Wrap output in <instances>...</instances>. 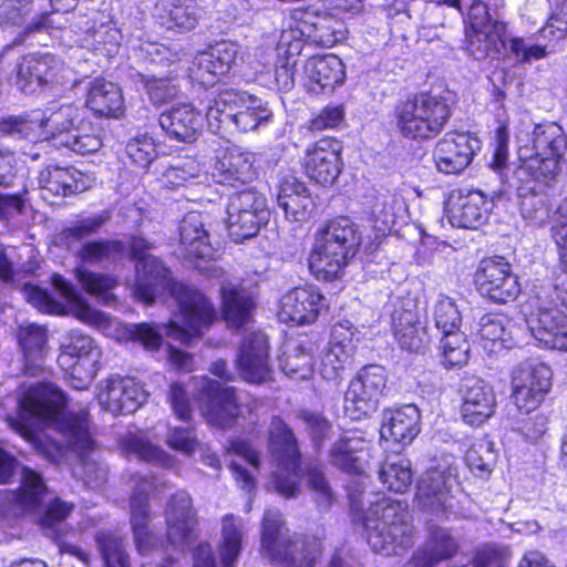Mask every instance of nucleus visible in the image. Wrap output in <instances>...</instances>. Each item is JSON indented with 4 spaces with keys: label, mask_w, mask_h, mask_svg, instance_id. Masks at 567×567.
Returning <instances> with one entry per match:
<instances>
[{
    "label": "nucleus",
    "mask_w": 567,
    "mask_h": 567,
    "mask_svg": "<svg viewBox=\"0 0 567 567\" xmlns=\"http://www.w3.org/2000/svg\"><path fill=\"white\" fill-rule=\"evenodd\" d=\"M461 392V415L466 424L480 426L494 414L496 396L486 381L476 377L466 378Z\"/></svg>",
    "instance_id": "c9c22d12"
},
{
    "label": "nucleus",
    "mask_w": 567,
    "mask_h": 567,
    "mask_svg": "<svg viewBox=\"0 0 567 567\" xmlns=\"http://www.w3.org/2000/svg\"><path fill=\"white\" fill-rule=\"evenodd\" d=\"M245 523L243 518L226 515L223 518V534L220 544V559L223 567H235L241 550Z\"/></svg>",
    "instance_id": "4d7b16f0"
},
{
    "label": "nucleus",
    "mask_w": 567,
    "mask_h": 567,
    "mask_svg": "<svg viewBox=\"0 0 567 567\" xmlns=\"http://www.w3.org/2000/svg\"><path fill=\"white\" fill-rule=\"evenodd\" d=\"M121 447L127 456H134L161 467L171 468L176 463L174 456L150 442V440L141 433H130L125 435L121 440Z\"/></svg>",
    "instance_id": "5fc2aeb1"
},
{
    "label": "nucleus",
    "mask_w": 567,
    "mask_h": 567,
    "mask_svg": "<svg viewBox=\"0 0 567 567\" xmlns=\"http://www.w3.org/2000/svg\"><path fill=\"white\" fill-rule=\"evenodd\" d=\"M405 213L406 206L400 195L379 194L371 208L374 237L369 241L358 234L359 228L350 218L341 216L329 220L316 234L308 258L311 274L318 280L338 278L359 246L369 252L375 250Z\"/></svg>",
    "instance_id": "7ed1b4c3"
},
{
    "label": "nucleus",
    "mask_w": 567,
    "mask_h": 567,
    "mask_svg": "<svg viewBox=\"0 0 567 567\" xmlns=\"http://www.w3.org/2000/svg\"><path fill=\"white\" fill-rule=\"evenodd\" d=\"M344 78V65L334 54L312 56L303 66V85L315 94L332 91Z\"/></svg>",
    "instance_id": "79ce46f5"
},
{
    "label": "nucleus",
    "mask_w": 567,
    "mask_h": 567,
    "mask_svg": "<svg viewBox=\"0 0 567 567\" xmlns=\"http://www.w3.org/2000/svg\"><path fill=\"white\" fill-rule=\"evenodd\" d=\"M17 340L23 354L24 372L37 375L44 370L48 331L43 326L27 323L19 327Z\"/></svg>",
    "instance_id": "a18cd8bd"
},
{
    "label": "nucleus",
    "mask_w": 567,
    "mask_h": 567,
    "mask_svg": "<svg viewBox=\"0 0 567 567\" xmlns=\"http://www.w3.org/2000/svg\"><path fill=\"white\" fill-rule=\"evenodd\" d=\"M269 217L266 197L255 190L245 189L233 195L227 205V226L235 241L254 237Z\"/></svg>",
    "instance_id": "412c9836"
},
{
    "label": "nucleus",
    "mask_w": 567,
    "mask_h": 567,
    "mask_svg": "<svg viewBox=\"0 0 567 567\" xmlns=\"http://www.w3.org/2000/svg\"><path fill=\"white\" fill-rule=\"evenodd\" d=\"M62 146L81 155L95 153L102 147L100 130L90 122L79 120L71 133L63 140Z\"/></svg>",
    "instance_id": "bf43d9fd"
},
{
    "label": "nucleus",
    "mask_w": 567,
    "mask_h": 567,
    "mask_svg": "<svg viewBox=\"0 0 567 567\" xmlns=\"http://www.w3.org/2000/svg\"><path fill=\"white\" fill-rule=\"evenodd\" d=\"M72 17L79 19L74 27L84 33L79 40L81 47L97 55L113 56L117 53L122 34L110 13L91 9L87 13L80 11Z\"/></svg>",
    "instance_id": "393cba45"
},
{
    "label": "nucleus",
    "mask_w": 567,
    "mask_h": 567,
    "mask_svg": "<svg viewBox=\"0 0 567 567\" xmlns=\"http://www.w3.org/2000/svg\"><path fill=\"white\" fill-rule=\"evenodd\" d=\"M238 54L239 44L236 42L221 41L210 45L194 58L189 76L204 86H212L231 70Z\"/></svg>",
    "instance_id": "2f4dec72"
},
{
    "label": "nucleus",
    "mask_w": 567,
    "mask_h": 567,
    "mask_svg": "<svg viewBox=\"0 0 567 567\" xmlns=\"http://www.w3.org/2000/svg\"><path fill=\"white\" fill-rule=\"evenodd\" d=\"M433 319L442 334L440 350L443 364L446 368H461L466 364L470 346L465 334L460 330L462 317L455 301L440 293L433 305Z\"/></svg>",
    "instance_id": "f3484780"
},
{
    "label": "nucleus",
    "mask_w": 567,
    "mask_h": 567,
    "mask_svg": "<svg viewBox=\"0 0 567 567\" xmlns=\"http://www.w3.org/2000/svg\"><path fill=\"white\" fill-rule=\"evenodd\" d=\"M480 148V140L472 134L447 132L435 146V166L443 174H460L470 165Z\"/></svg>",
    "instance_id": "c756f323"
},
{
    "label": "nucleus",
    "mask_w": 567,
    "mask_h": 567,
    "mask_svg": "<svg viewBox=\"0 0 567 567\" xmlns=\"http://www.w3.org/2000/svg\"><path fill=\"white\" fill-rule=\"evenodd\" d=\"M495 461L493 445L487 440H478L472 444L465 454L468 468L476 476H485L491 473Z\"/></svg>",
    "instance_id": "0e129e2a"
},
{
    "label": "nucleus",
    "mask_w": 567,
    "mask_h": 567,
    "mask_svg": "<svg viewBox=\"0 0 567 567\" xmlns=\"http://www.w3.org/2000/svg\"><path fill=\"white\" fill-rule=\"evenodd\" d=\"M451 114L446 97L420 93L398 106V127L408 138L431 140L443 131Z\"/></svg>",
    "instance_id": "f8f14e48"
},
{
    "label": "nucleus",
    "mask_w": 567,
    "mask_h": 567,
    "mask_svg": "<svg viewBox=\"0 0 567 567\" xmlns=\"http://www.w3.org/2000/svg\"><path fill=\"white\" fill-rule=\"evenodd\" d=\"M192 386L196 391L202 414L208 423L218 427H228L240 415L234 388L221 386L207 377L195 378Z\"/></svg>",
    "instance_id": "4be33fe9"
},
{
    "label": "nucleus",
    "mask_w": 567,
    "mask_h": 567,
    "mask_svg": "<svg viewBox=\"0 0 567 567\" xmlns=\"http://www.w3.org/2000/svg\"><path fill=\"white\" fill-rule=\"evenodd\" d=\"M125 246L118 240H93L82 244L75 256L80 265L74 274L82 287L92 295L107 296L116 285V279L109 275L95 274L86 270L84 266H104L123 258Z\"/></svg>",
    "instance_id": "dca6fc26"
},
{
    "label": "nucleus",
    "mask_w": 567,
    "mask_h": 567,
    "mask_svg": "<svg viewBox=\"0 0 567 567\" xmlns=\"http://www.w3.org/2000/svg\"><path fill=\"white\" fill-rule=\"evenodd\" d=\"M268 450L276 467L270 484L285 497L296 496L301 477L300 453L292 431L278 416L270 422Z\"/></svg>",
    "instance_id": "4468645a"
},
{
    "label": "nucleus",
    "mask_w": 567,
    "mask_h": 567,
    "mask_svg": "<svg viewBox=\"0 0 567 567\" xmlns=\"http://www.w3.org/2000/svg\"><path fill=\"white\" fill-rule=\"evenodd\" d=\"M274 113L268 102L246 91L225 90L207 107L206 121L212 132L220 133L234 126L250 132L271 123Z\"/></svg>",
    "instance_id": "6e6552de"
},
{
    "label": "nucleus",
    "mask_w": 567,
    "mask_h": 567,
    "mask_svg": "<svg viewBox=\"0 0 567 567\" xmlns=\"http://www.w3.org/2000/svg\"><path fill=\"white\" fill-rule=\"evenodd\" d=\"M370 458V442L357 432L349 431L338 440L331 451V463L348 474L359 475L358 487L348 485V494L353 512H360L363 506L365 470Z\"/></svg>",
    "instance_id": "6ab92c4d"
},
{
    "label": "nucleus",
    "mask_w": 567,
    "mask_h": 567,
    "mask_svg": "<svg viewBox=\"0 0 567 567\" xmlns=\"http://www.w3.org/2000/svg\"><path fill=\"white\" fill-rule=\"evenodd\" d=\"M158 489V481L154 477L136 476L135 488L131 497V526L135 547L140 555L146 556L158 547V539L150 530L148 495Z\"/></svg>",
    "instance_id": "bb28decb"
},
{
    "label": "nucleus",
    "mask_w": 567,
    "mask_h": 567,
    "mask_svg": "<svg viewBox=\"0 0 567 567\" xmlns=\"http://www.w3.org/2000/svg\"><path fill=\"white\" fill-rule=\"evenodd\" d=\"M457 548V542L449 530L434 525L430 526L429 539L424 548L416 551L404 567H435L455 555Z\"/></svg>",
    "instance_id": "de8ad7c7"
},
{
    "label": "nucleus",
    "mask_w": 567,
    "mask_h": 567,
    "mask_svg": "<svg viewBox=\"0 0 567 567\" xmlns=\"http://www.w3.org/2000/svg\"><path fill=\"white\" fill-rule=\"evenodd\" d=\"M511 321L502 315H484L477 324V334L481 338L482 347L491 352L498 353L503 349L512 348L513 338Z\"/></svg>",
    "instance_id": "603ef678"
},
{
    "label": "nucleus",
    "mask_w": 567,
    "mask_h": 567,
    "mask_svg": "<svg viewBox=\"0 0 567 567\" xmlns=\"http://www.w3.org/2000/svg\"><path fill=\"white\" fill-rule=\"evenodd\" d=\"M165 517L167 524V542L176 548L184 550L196 539L195 514L192 498L185 491H177L169 499Z\"/></svg>",
    "instance_id": "72a5a7b5"
},
{
    "label": "nucleus",
    "mask_w": 567,
    "mask_h": 567,
    "mask_svg": "<svg viewBox=\"0 0 567 567\" xmlns=\"http://www.w3.org/2000/svg\"><path fill=\"white\" fill-rule=\"evenodd\" d=\"M357 333L358 330L351 321L341 320L337 322L332 327L330 341L326 350L336 353L343 360L351 361L359 340Z\"/></svg>",
    "instance_id": "052dcab7"
},
{
    "label": "nucleus",
    "mask_w": 567,
    "mask_h": 567,
    "mask_svg": "<svg viewBox=\"0 0 567 567\" xmlns=\"http://www.w3.org/2000/svg\"><path fill=\"white\" fill-rule=\"evenodd\" d=\"M278 509L265 511L261 523V549L264 555L279 567H313L320 555L317 540L290 542Z\"/></svg>",
    "instance_id": "9b49d317"
},
{
    "label": "nucleus",
    "mask_w": 567,
    "mask_h": 567,
    "mask_svg": "<svg viewBox=\"0 0 567 567\" xmlns=\"http://www.w3.org/2000/svg\"><path fill=\"white\" fill-rule=\"evenodd\" d=\"M354 389V383L350 381L344 393L343 412L351 420H361L374 412L377 408L365 391Z\"/></svg>",
    "instance_id": "338daca9"
},
{
    "label": "nucleus",
    "mask_w": 567,
    "mask_h": 567,
    "mask_svg": "<svg viewBox=\"0 0 567 567\" xmlns=\"http://www.w3.org/2000/svg\"><path fill=\"white\" fill-rule=\"evenodd\" d=\"M227 453L238 458H233L229 461V467L233 472L235 481L241 489L247 491L250 494L256 487L255 480L251 473L241 463H246L254 470H258V452L247 440L236 439L229 442Z\"/></svg>",
    "instance_id": "09e8293b"
},
{
    "label": "nucleus",
    "mask_w": 567,
    "mask_h": 567,
    "mask_svg": "<svg viewBox=\"0 0 567 567\" xmlns=\"http://www.w3.org/2000/svg\"><path fill=\"white\" fill-rule=\"evenodd\" d=\"M66 396L51 382L29 385L18 399V415L8 416L9 426L53 463L68 454L76 457L74 477L87 488L97 489L107 478L97 445L90 432L86 409L66 412Z\"/></svg>",
    "instance_id": "f03ea898"
},
{
    "label": "nucleus",
    "mask_w": 567,
    "mask_h": 567,
    "mask_svg": "<svg viewBox=\"0 0 567 567\" xmlns=\"http://www.w3.org/2000/svg\"><path fill=\"white\" fill-rule=\"evenodd\" d=\"M85 105L101 117H120L124 113L121 89L103 78L93 79L86 92Z\"/></svg>",
    "instance_id": "49530a36"
},
{
    "label": "nucleus",
    "mask_w": 567,
    "mask_h": 567,
    "mask_svg": "<svg viewBox=\"0 0 567 567\" xmlns=\"http://www.w3.org/2000/svg\"><path fill=\"white\" fill-rule=\"evenodd\" d=\"M0 498L14 516L37 514L41 526L54 538L60 537L61 526L73 508L72 504L51 497L41 476L27 467L22 470L20 488L1 492Z\"/></svg>",
    "instance_id": "0eeeda50"
},
{
    "label": "nucleus",
    "mask_w": 567,
    "mask_h": 567,
    "mask_svg": "<svg viewBox=\"0 0 567 567\" xmlns=\"http://www.w3.org/2000/svg\"><path fill=\"white\" fill-rule=\"evenodd\" d=\"M458 466L454 456L435 461L416 485L417 508L431 520L449 519L455 515L453 491L457 486Z\"/></svg>",
    "instance_id": "9d476101"
},
{
    "label": "nucleus",
    "mask_w": 567,
    "mask_h": 567,
    "mask_svg": "<svg viewBox=\"0 0 567 567\" xmlns=\"http://www.w3.org/2000/svg\"><path fill=\"white\" fill-rule=\"evenodd\" d=\"M79 120V107L62 104L59 107L50 106L45 111L33 112L28 118H9L1 124L0 131L34 143L52 141L54 145L62 146L63 140Z\"/></svg>",
    "instance_id": "ddd939ff"
},
{
    "label": "nucleus",
    "mask_w": 567,
    "mask_h": 567,
    "mask_svg": "<svg viewBox=\"0 0 567 567\" xmlns=\"http://www.w3.org/2000/svg\"><path fill=\"white\" fill-rule=\"evenodd\" d=\"M151 247V244L142 237H133L130 241L131 256L137 260L134 297L145 305H151L157 297L168 291L177 303L181 322L171 321L168 324L155 326L123 323L92 308L61 275L53 274L51 282L61 297L69 302L73 317L118 342L134 341L148 351H155L159 349L163 333H165L172 340L189 344L193 338L199 337L213 323L217 312L200 291L173 281L163 262L147 254Z\"/></svg>",
    "instance_id": "f257e3e1"
},
{
    "label": "nucleus",
    "mask_w": 567,
    "mask_h": 567,
    "mask_svg": "<svg viewBox=\"0 0 567 567\" xmlns=\"http://www.w3.org/2000/svg\"><path fill=\"white\" fill-rule=\"evenodd\" d=\"M550 199L546 193H533L522 202V215L532 225L544 226L549 218Z\"/></svg>",
    "instance_id": "774afa93"
},
{
    "label": "nucleus",
    "mask_w": 567,
    "mask_h": 567,
    "mask_svg": "<svg viewBox=\"0 0 567 567\" xmlns=\"http://www.w3.org/2000/svg\"><path fill=\"white\" fill-rule=\"evenodd\" d=\"M493 208V200L483 192L474 189L466 194L452 195L446 204L450 223L458 228H477Z\"/></svg>",
    "instance_id": "4c0bfd02"
},
{
    "label": "nucleus",
    "mask_w": 567,
    "mask_h": 567,
    "mask_svg": "<svg viewBox=\"0 0 567 567\" xmlns=\"http://www.w3.org/2000/svg\"><path fill=\"white\" fill-rule=\"evenodd\" d=\"M555 3L546 24L539 31V38L547 43H529L522 38L509 41V53L517 62L530 63L545 58L555 50V45L567 35V3L566 0L551 1Z\"/></svg>",
    "instance_id": "b1692460"
},
{
    "label": "nucleus",
    "mask_w": 567,
    "mask_h": 567,
    "mask_svg": "<svg viewBox=\"0 0 567 567\" xmlns=\"http://www.w3.org/2000/svg\"><path fill=\"white\" fill-rule=\"evenodd\" d=\"M14 255V248L0 251V279L12 285H23L28 301L39 311L62 313V305L55 301L47 291L31 285L29 281H22L28 275L34 272L37 262L30 260L27 265L20 266L13 261Z\"/></svg>",
    "instance_id": "7c9ffc66"
},
{
    "label": "nucleus",
    "mask_w": 567,
    "mask_h": 567,
    "mask_svg": "<svg viewBox=\"0 0 567 567\" xmlns=\"http://www.w3.org/2000/svg\"><path fill=\"white\" fill-rule=\"evenodd\" d=\"M324 308L326 298L319 288L305 285L287 291L281 297L277 317L286 324H311Z\"/></svg>",
    "instance_id": "c85d7f7f"
},
{
    "label": "nucleus",
    "mask_w": 567,
    "mask_h": 567,
    "mask_svg": "<svg viewBox=\"0 0 567 567\" xmlns=\"http://www.w3.org/2000/svg\"><path fill=\"white\" fill-rule=\"evenodd\" d=\"M341 145L337 140L321 138L307 148L305 169L320 185H331L341 173Z\"/></svg>",
    "instance_id": "f704fd0d"
},
{
    "label": "nucleus",
    "mask_w": 567,
    "mask_h": 567,
    "mask_svg": "<svg viewBox=\"0 0 567 567\" xmlns=\"http://www.w3.org/2000/svg\"><path fill=\"white\" fill-rule=\"evenodd\" d=\"M158 124L171 140L189 144L200 136L204 116L190 103H175L161 113Z\"/></svg>",
    "instance_id": "e433bc0d"
},
{
    "label": "nucleus",
    "mask_w": 567,
    "mask_h": 567,
    "mask_svg": "<svg viewBox=\"0 0 567 567\" xmlns=\"http://www.w3.org/2000/svg\"><path fill=\"white\" fill-rule=\"evenodd\" d=\"M301 19L310 43L329 48L342 39L341 23L331 14L307 11Z\"/></svg>",
    "instance_id": "864d4df0"
},
{
    "label": "nucleus",
    "mask_w": 567,
    "mask_h": 567,
    "mask_svg": "<svg viewBox=\"0 0 567 567\" xmlns=\"http://www.w3.org/2000/svg\"><path fill=\"white\" fill-rule=\"evenodd\" d=\"M394 337L402 350L421 351L427 342V333L421 312L412 298H391Z\"/></svg>",
    "instance_id": "cd10ccee"
},
{
    "label": "nucleus",
    "mask_w": 567,
    "mask_h": 567,
    "mask_svg": "<svg viewBox=\"0 0 567 567\" xmlns=\"http://www.w3.org/2000/svg\"><path fill=\"white\" fill-rule=\"evenodd\" d=\"M42 197L51 200V197H64L82 193L90 188L91 178L72 167L48 166L38 177Z\"/></svg>",
    "instance_id": "a19ab883"
},
{
    "label": "nucleus",
    "mask_w": 567,
    "mask_h": 567,
    "mask_svg": "<svg viewBox=\"0 0 567 567\" xmlns=\"http://www.w3.org/2000/svg\"><path fill=\"white\" fill-rule=\"evenodd\" d=\"M307 41V31L302 19L295 27L281 31L279 39H276V52L279 59L295 58L302 51Z\"/></svg>",
    "instance_id": "69168bd1"
},
{
    "label": "nucleus",
    "mask_w": 567,
    "mask_h": 567,
    "mask_svg": "<svg viewBox=\"0 0 567 567\" xmlns=\"http://www.w3.org/2000/svg\"><path fill=\"white\" fill-rule=\"evenodd\" d=\"M107 219L109 215L106 213L83 218L56 234L54 244L65 247L68 250H73L74 245L97 234Z\"/></svg>",
    "instance_id": "13d9d810"
},
{
    "label": "nucleus",
    "mask_w": 567,
    "mask_h": 567,
    "mask_svg": "<svg viewBox=\"0 0 567 567\" xmlns=\"http://www.w3.org/2000/svg\"><path fill=\"white\" fill-rule=\"evenodd\" d=\"M99 344L80 330H71L60 344L58 364L65 381L75 390L86 389L100 370Z\"/></svg>",
    "instance_id": "2eb2a0df"
},
{
    "label": "nucleus",
    "mask_w": 567,
    "mask_h": 567,
    "mask_svg": "<svg viewBox=\"0 0 567 567\" xmlns=\"http://www.w3.org/2000/svg\"><path fill=\"white\" fill-rule=\"evenodd\" d=\"M475 284L482 296L499 303L515 300L520 292L516 275L503 258L482 260L475 272Z\"/></svg>",
    "instance_id": "a878e982"
},
{
    "label": "nucleus",
    "mask_w": 567,
    "mask_h": 567,
    "mask_svg": "<svg viewBox=\"0 0 567 567\" xmlns=\"http://www.w3.org/2000/svg\"><path fill=\"white\" fill-rule=\"evenodd\" d=\"M220 293L225 321L229 327L246 332L236 359L241 378L250 383L266 382L271 377L269 346L265 333L249 330L255 306L252 295L234 282H225Z\"/></svg>",
    "instance_id": "39448f33"
},
{
    "label": "nucleus",
    "mask_w": 567,
    "mask_h": 567,
    "mask_svg": "<svg viewBox=\"0 0 567 567\" xmlns=\"http://www.w3.org/2000/svg\"><path fill=\"white\" fill-rule=\"evenodd\" d=\"M72 70L50 53L24 55L18 64L17 85L24 93H34L49 84L73 83Z\"/></svg>",
    "instance_id": "5701e85b"
},
{
    "label": "nucleus",
    "mask_w": 567,
    "mask_h": 567,
    "mask_svg": "<svg viewBox=\"0 0 567 567\" xmlns=\"http://www.w3.org/2000/svg\"><path fill=\"white\" fill-rule=\"evenodd\" d=\"M255 162V153L239 147L228 148L223 157L216 159L212 169L213 179L231 187L250 183L257 176Z\"/></svg>",
    "instance_id": "58836bf2"
},
{
    "label": "nucleus",
    "mask_w": 567,
    "mask_h": 567,
    "mask_svg": "<svg viewBox=\"0 0 567 567\" xmlns=\"http://www.w3.org/2000/svg\"><path fill=\"white\" fill-rule=\"evenodd\" d=\"M179 235L181 245L187 256L203 259L213 256V248L200 214L194 212L187 214L181 223Z\"/></svg>",
    "instance_id": "8fccbe9b"
},
{
    "label": "nucleus",
    "mask_w": 567,
    "mask_h": 567,
    "mask_svg": "<svg viewBox=\"0 0 567 567\" xmlns=\"http://www.w3.org/2000/svg\"><path fill=\"white\" fill-rule=\"evenodd\" d=\"M553 372L544 363L525 361L517 364L511 374L512 400L523 413L537 410L551 389Z\"/></svg>",
    "instance_id": "aec40b11"
},
{
    "label": "nucleus",
    "mask_w": 567,
    "mask_h": 567,
    "mask_svg": "<svg viewBox=\"0 0 567 567\" xmlns=\"http://www.w3.org/2000/svg\"><path fill=\"white\" fill-rule=\"evenodd\" d=\"M277 203L286 219L292 223L306 221L315 208V200L306 184L291 175L281 178Z\"/></svg>",
    "instance_id": "37998d69"
},
{
    "label": "nucleus",
    "mask_w": 567,
    "mask_h": 567,
    "mask_svg": "<svg viewBox=\"0 0 567 567\" xmlns=\"http://www.w3.org/2000/svg\"><path fill=\"white\" fill-rule=\"evenodd\" d=\"M96 542L106 567H131L130 556L120 534L100 532Z\"/></svg>",
    "instance_id": "680f3d73"
},
{
    "label": "nucleus",
    "mask_w": 567,
    "mask_h": 567,
    "mask_svg": "<svg viewBox=\"0 0 567 567\" xmlns=\"http://www.w3.org/2000/svg\"><path fill=\"white\" fill-rule=\"evenodd\" d=\"M567 267L556 266L547 282L532 286L522 312L526 326L539 346L567 352Z\"/></svg>",
    "instance_id": "20e7f679"
},
{
    "label": "nucleus",
    "mask_w": 567,
    "mask_h": 567,
    "mask_svg": "<svg viewBox=\"0 0 567 567\" xmlns=\"http://www.w3.org/2000/svg\"><path fill=\"white\" fill-rule=\"evenodd\" d=\"M351 382L354 383V390L358 391L362 389L365 391L377 408L379 398L385 388V370L383 367L377 364L367 365L357 373Z\"/></svg>",
    "instance_id": "e2e57ef3"
},
{
    "label": "nucleus",
    "mask_w": 567,
    "mask_h": 567,
    "mask_svg": "<svg viewBox=\"0 0 567 567\" xmlns=\"http://www.w3.org/2000/svg\"><path fill=\"white\" fill-rule=\"evenodd\" d=\"M146 399V391L133 378L111 377L102 383L97 394L101 406L112 414L133 413Z\"/></svg>",
    "instance_id": "473e14b6"
},
{
    "label": "nucleus",
    "mask_w": 567,
    "mask_h": 567,
    "mask_svg": "<svg viewBox=\"0 0 567 567\" xmlns=\"http://www.w3.org/2000/svg\"><path fill=\"white\" fill-rule=\"evenodd\" d=\"M421 414L416 405L406 404L398 409L385 410L382 414L380 437L402 447L412 443L421 431Z\"/></svg>",
    "instance_id": "ea45409f"
},
{
    "label": "nucleus",
    "mask_w": 567,
    "mask_h": 567,
    "mask_svg": "<svg viewBox=\"0 0 567 567\" xmlns=\"http://www.w3.org/2000/svg\"><path fill=\"white\" fill-rule=\"evenodd\" d=\"M567 154V140L560 125L550 122L534 127L532 145H520L518 157L523 162L520 173L549 185L559 169V161Z\"/></svg>",
    "instance_id": "1a4fd4ad"
},
{
    "label": "nucleus",
    "mask_w": 567,
    "mask_h": 567,
    "mask_svg": "<svg viewBox=\"0 0 567 567\" xmlns=\"http://www.w3.org/2000/svg\"><path fill=\"white\" fill-rule=\"evenodd\" d=\"M204 14V8L196 0H159L154 12L162 25L182 32L194 30Z\"/></svg>",
    "instance_id": "c03bdc74"
},
{
    "label": "nucleus",
    "mask_w": 567,
    "mask_h": 567,
    "mask_svg": "<svg viewBox=\"0 0 567 567\" xmlns=\"http://www.w3.org/2000/svg\"><path fill=\"white\" fill-rule=\"evenodd\" d=\"M363 526L371 549L384 556L400 555L414 543L408 506L401 501L382 497L371 502Z\"/></svg>",
    "instance_id": "423d86ee"
},
{
    "label": "nucleus",
    "mask_w": 567,
    "mask_h": 567,
    "mask_svg": "<svg viewBox=\"0 0 567 567\" xmlns=\"http://www.w3.org/2000/svg\"><path fill=\"white\" fill-rule=\"evenodd\" d=\"M468 22L467 51L474 59H496L506 50V25L491 17L484 2H472Z\"/></svg>",
    "instance_id": "a211bd4d"
},
{
    "label": "nucleus",
    "mask_w": 567,
    "mask_h": 567,
    "mask_svg": "<svg viewBox=\"0 0 567 567\" xmlns=\"http://www.w3.org/2000/svg\"><path fill=\"white\" fill-rule=\"evenodd\" d=\"M282 372L296 380H306L313 373V344L309 341L288 342L279 358Z\"/></svg>",
    "instance_id": "3c124183"
},
{
    "label": "nucleus",
    "mask_w": 567,
    "mask_h": 567,
    "mask_svg": "<svg viewBox=\"0 0 567 567\" xmlns=\"http://www.w3.org/2000/svg\"><path fill=\"white\" fill-rule=\"evenodd\" d=\"M379 478L389 491L396 494L405 493L413 481L410 461L401 455L389 457L379 471Z\"/></svg>",
    "instance_id": "6e6d98bb"
}]
</instances>
